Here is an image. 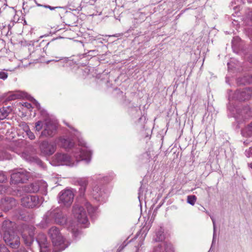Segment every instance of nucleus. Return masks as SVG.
I'll use <instances>...</instances> for the list:
<instances>
[{"label":"nucleus","mask_w":252,"mask_h":252,"mask_svg":"<svg viewBox=\"0 0 252 252\" xmlns=\"http://www.w3.org/2000/svg\"><path fill=\"white\" fill-rule=\"evenodd\" d=\"M2 216V214L1 213H0V217Z\"/></svg>","instance_id":"46"},{"label":"nucleus","mask_w":252,"mask_h":252,"mask_svg":"<svg viewBox=\"0 0 252 252\" xmlns=\"http://www.w3.org/2000/svg\"><path fill=\"white\" fill-rule=\"evenodd\" d=\"M74 194L72 191L69 189L62 190L59 196V203L66 206H70L73 200Z\"/></svg>","instance_id":"6"},{"label":"nucleus","mask_w":252,"mask_h":252,"mask_svg":"<svg viewBox=\"0 0 252 252\" xmlns=\"http://www.w3.org/2000/svg\"><path fill=\"white\" fill-rule=\"evenodd\" d=\"M21 97L19 94H14L13 95H11L9 96L10 99H16L19 98Z\"/></svg>","instance_id":"35"},{"label":"nucleus","mask_w":252,"mask_h":252,"mask_svg":"<svg viewBox=\"0 0 252 252\" xmlns=\"http://www.w3.org/2000/svg\"><path fill=\"white\" fill-rule=\"evenodd\" d=\"M211 220H212V222H213V227H214V236H215V233H216V223H215V220H214V219L213 218V217H211Z\"/></svg>","instance_id":"36"},{"label":"nucleus","mask_w":252,"mask_h":252,"mask_svg":"<svg viewBox=\"0 0 252 252\" xmlns=\"http://www.w3.org/2000/svg\"><path fill=\"white\" fill-rule=\"evenodd\" d=\"M14 225V222L11 221H10L9 220H4L3 222L2 225V230H3V233H10L12 232V231H14L13 230V227Z\"/></svg>","instance_id":"13"},{"label":"nucleus","mask_w":252,"mask_h":252,"mask_svg":"<svg viewBox=\"0 0 252 252\" xmlns=\"http://www.w3.org/2000/svg\"><path fill=\"white\" fill-rule=\"evenodd\" d=\"M245 154L247 157L252 158V147L250 148L249 150L246 151Z\"/></svg>","instance_id":"32"},{"label":"nucleus","mask_w":252,"mask_h":252,"mask_svg":"<svg viewBox=\"0 0 252 252\" xmlns=\"http://www.w3.org/2000/svg\"><path fill=\"white\" fill-rule=\"evenodd\" d=\"M56 130V126L50 121H46L44 129L41 133V136L45 137L52 136L54 134Z\"/></svg>","instance_id":"9"},{"label":"nucleus","mask_w":252,"mask_h":252,"mask_svg":"<svg viewBox=\"0 0 252 252\" xmlns=\"http://www.w3.org/2000/svg\"><path fill=\"white\" fill-rule=\"evenodd\" d=\"M38 183L40 187L39 191L42 194L46 195L47 193V183L42 180L38 181Z\"/></svg>","instance_id":"17"},{"label":"nucleus","mask_w":252,"mask_h":252,"mask_svg":"<svg viewBox=\"0 0 252 252\" xmlns=\"http://www.w3.org/2000/svg\"><path fill=\"white\" fill-rule=\"evenodd\" d=\"M9 201L10 203L12 204V205L15 204V200L13 198H9V200H7V201Z\"/></svg>","instance_id":"39"},{"label":"nucleus","mask_w":252,"mask_h":252,"mask_svg":"<svg viewBox=\"0 0 252 252\" xmlns=\"http://www.w3.org/2000/svg\"><path fill=\"white\" fill-rule=\"evenodd\" d=\"M29 175L24 170H21L13 173L11 175V182L12 184H16L18 183H23L28 180Z\"/></svg>","instance_id":"8"},{"label":"nucleus","mask_w":252,"mask_h":252,"mask_svg":"<svg viewBox=\"0 0 252 252\" xmlns=\"http://www.w3.org/2000/svg\"><path fill=\"white\" fill-rule=\"evenodd\" d=\"M56 144L49 143L47 141H43L40 146L41 152L45 155H51L55 151Z\"/></svg>","instance_id":"10"},{"label":"nucleus","mask_w":252,"mask_h":252,"mask_svg":"<svg viewBox=\"0 0 252 252\" xmlns=\"http://www.w3.org/2000/svg\"><path fill=\"white\" fill-rule=\"evenodd\" d=\"M68 229L72 231V233L75 237H77L79 233V231L78 228H76L75 226H74L73 227L72 225L69 226Z\"/></svg>","instance_id":"26"},{"label":"nucleus","mask_w":252,"mask_h":252,"mask_svg":"<svg viewBox=\"0 0 252 252\" xmlns=\"http://www.w3.org/2000/svg\"><path fill=\"white\" fill-rule=\"evenodd\" d=\"M39 189L40 187L38 181L30 185L28 191L32 192H36L39 191Z\"/></svg>","instance_id":"19"},{"label":"nucleus","mask_w":252,"mask_h":252,"mask_svg":"<svg viewBox=\"0 0 252 252\" xmlns=\"http://www.w3.org/2000/svg\"><path fill=\"white\" fill-rule=\"evenodd\" d=\"M249 60L252 63V54L250 56Z\"/></svg>","instance_id":"44"},{"label":"nucleus","mask_w":252,"mask_h":252,"mask_svg":"<svg viewBox=\"0 0 252 252\" xmlns=\"http://www.w3.org/2000/svg\"><path fill=\"white\" fill-rule=\"evenodd\" d=\"M140 246H141V245L140 244H138L137 245L135 246L134 248L135 252H138L139 248Z\"/></svg>","instance_id":"38"},{"label":"nucleus","mask_w":252,"mask_h":252,"mask_svg":"<svg viewBox=\"0 0 252 252\" xmlns=\"http://www.w3.org/2000/svg\"><path fill=\"white\" fill-rule=\"evenodd\" d=\"M51 219H53L55 222L59 225H64L66 222V218L59 210H54L51 212H48L44 218L45 222L47 224L51 221Z\"/></svg>","instance_id":"3"},{"label":"nucleus","mask_w":252,"mask_h":252,"mask_svg":"<svg viewBox=\"0 0 252 252\" xmlns=\"http://www.w3.org/2000/svg\"><path fill=\"white\" fill-rule=\"evenodd\" d=\"M34 233L32 230L31 232L27 230H24L22 233V237L25 244L27 246H30L33 241Z\"/></svg>","instance_id":"12"},{"label":"nucleus","mask_w":252,"mask_h":252,"mask_svg":"<svg viewBox=\"0 0 252 252\" xmlns=\"http://www.w3.org/2000/svg\"><path fill=\"white\" fill-rule=\"evenodd\" d=\"M240 99L244 100L250 98L251 93L249 90L245 89L244 91H242V92L240 94Z\"/></svg>","instance_id":"20"},{"label":"nucleus","mask_w":252,"mask_h":252,"mask_svg":"<svg viewBox=\"0 0 252 252\" xmlns=\"http://www.w3.org/2000/svg\"><path fill=\"white\" fill-rule=\"evenodd\" d=\"M33 102L37 109L40 108L39 104L34 99H33Z\"/></svg>","instance_id":"37"},{"label":"nucleus","mask_w":252,"mask_h":252,"mask_svg":"<svg viewBox=\"0 0 252 252\" xmlns=\"http://www.w3.org/2000/svg\"><path fill=\"white\" fill-rule=\"evenodd\" d=\"M84 205L87 209L88 213L92 214L94 212L95 209L92 207L89 203L86 202Z\"/></svg>","instance_id":"25"},{"label":"nucleus","mask_w":252,"mask_h":252,"mask_svg":"<svg viewBox=\"0 0 252 252\" xmlns=\"http://www.w3.org/2000/svg\"><path fill=\"white\" fill-rule=\"evenodd\" d=\"M165 250V251H166L167 252H168V250H167V248H166Z\"/></svg>","instance_id":"47"},{"label":"nucleus","mask_w":252,"mask_h":252,"mask_svg":"<svg viewBox=\"0 0 252 252\" xmlns=\"http://www.w3.org/2000/svg\"><path fill=\"white\" fill-rule=\"evenodd\" d=\"M25 130L30 139L32 140L35 138L34 134L29 129L28 126H26Z\"/></svg>","instance_id":"24"},{"label":"nucleus","mask_w":252,"mask_h":252,"mask_svg":"<svg viewBox=\"0 0 252 252\" xmlns=\"http://www.w3.org/2000/svg\"><path fill=\"white\" fill-rule=\"evenodd\" d=\"M6 125H3L1 128H0V135L1 134H5V138L8 139H11L14 137L13 135L10 136L12 134V132L10 131L9 129H6V132L4 131V130L6 129Z\"/></svg>","instance_id":"16"},{"label":"nucleus","mask_w":252,"mask_h":252,"mask_svg":"<svg viewBox=\"0 0 252 252\" xmlns=\"http://www.w3.org/2000/svg\"><path fill=\"white\" fill-rule=\"evenodd\" d=\"M251 25H252V19H251Z\"/></svg>","instance_id":"48"},{"label":"nucleus","mask_w":252,"mask_h":252,"mask_svg":"<svg viewBox=\"0 0 252 252\" xmlns=\"http://www.w3.org/2000/svg\"><path fill=\"white\" fill-rule=\"evenodd\" d=\"M11 156L6 152H1L0 154V160L10 159Z\"/></svg>","instance_id":"23"},{"label":"nucleus","mask_w":252,"mask_h":252,"mask_svg":"<svg viewBox=\"0 0 252 252\" xmlns=\"http://www.w3.org/2000/svg\"><path fill=\"white\" fill-rule=\"evenodd\" d=\"M164 238L163 230L161 229V230L157 233V238L156 240V241H161L164 239Z\"/></svg>","instance_id":"22"},{"label":"nucleus","mask_w":252,"mask_h":252,"mask_svg":"<svg viewBox=\"0 0 252 252\" xmlns=\"http://www.w3.org/2000/svg\"><path fill=\"white\" fill-rule=\"evenodd\" d=\"M48 234L55 247L53 252H59L66 248V246L64 243V239L58 228L56 226L52 227L48 231Z\"/></svg>","instance_id":"2"},{"label":"nucleus","mask_w":252,"mask_h":252,"mask_svg":"<svg viewBox=\"0 0 252 252\" xmlns=\"http://www.w3.org/2000/svg\"><path fill=\"white\" fill-rule=\"evenodd\" d=\"M11 111V109L9 107L0 108V120H3L6 118Z\"/></svg>","instance_id":"15"},{"label":"nucleus","mask_w":252,"mask_h":252,"mask_svg":"<svg viewBox=\"0 0 252 252\" xmlns=\"http://www.w3.org/2000/svg\"><path fill=\"white\" fill-rule=\"evenodd\" d=\"M83 147L75 149L73 152V158H71L65 154H57L55 155L56 160L60 164H65L69 166H73L78 161L86 160H90L91 153L88 151L85 144L81 143Z\"/></svg>","instance_id":"1"},{"label":"nucleus","mask_w":252,"mask_h":252,"mask_svg":"<svg viewBox=\"0 0 252 252\" xmlns=\"http://www.w3.org/2000/svg\"><path fill=\"white\" fill-rule=\"evenodd\" d=\"M0 252H10L4 245H0Z\"/></svg>","instance_id":"34"},{"label":"nucleus","mask_w":252,"mask_h":252,"mask_svg":"<svg viewBox=\"0 0 252 252\" xmlns=\"http://www.w3.org/2000/svg\"><path fill=\"white\" fill-rule=\"evenodd\" d=\"M248 166L252 169V162L248 164Z\"/></svg>","instance_id":"45"},{"label":"nucleus","mask_w":252,"mask_h":252,"mask_svg":"<svg viewBox=\"0 0 252 252\" xmlns=\"http://www.w3.org/2000/svg\"><path fill=\"white\" fill-rule=\"evenodd\" d=\"M7 179L6 175L4 174V173L0 171V183H3L5 182Z\"/></svg>","instance_id":"30"},{"label":"nucleus","mask_w":252,"mask_h":252,"mask_svg":"<svg viewBox=\"0 0 252 252\" xmlns=\"http://www.w3.org/2000/svg\"><path fill=\"white\" fill-rule=\"evenodd\" d=\"M43 123L42 121H39L35 123V130L39 131L43 127H44Z\"/></svg>","instance_id":"28"},{"label":"nucleus","mask_w":252,"mask_h":252,"mask_svg":"<svg viewBox=\"0 0 252 252\" xmlns=\"http://www.w3.org/2000/svg\"><path fill=\"white\" fill-rule=\"evenodd\" d=\"M12 205H11L10 207H8L7 208H4L3 211L5 212L8 211L11 207Z\"/></svg>","instance_id":"41"},{"label":"nucleus","mask_w":252,"mask_h":252,"mask_svg":"<svg viewBox=\"0 0 252 252\" xmlns=\"http://www.w3.org/2000/svg\"><path fill=\"white\" fill-rule=\"evenodd\" d=\"M42 202V198L40 199L35 195H26L21 199L22 205L29 208L38 207Z\"/></svg>","instance_id":"5"},{"label":"nucleus","mask_w":252,"mask_h":252,"mask_svg":"<svg viewBox=\"0 0 252 252\" xmlns=\"http://www.w3.org/2000/svg\"><path fill=\"white\" fill-rule=\"evenodd\" d=\"M125 246H124V245H121V246L119 247V248H118V251L119 252H120L121 251H122L124 248L125 247Z\"/></svg>","instance_id":"40"},{"label":"nucleus","mask_w":252,"mask_h":252,"mask_svg":"<svg viewBox=\"0 0 252 252\" xmlns=\"http://www.w3.org/2000/svg\"><path fill=\"white\" fill-rule=\"evenodd\" d=\"M206 213H207V214H209V213L207 211H206Z\"/></svg>","instance_id":"49"},{"label":"nucleus","mask_w":252,"mask_h":252,"mask_svg":"<svg viewBox=\"0 0 252 252\" xmlns=\"http://www.w3.org/2000/svg\"><path fill=\"white\" fill-rule=\"evenodd\" d=\"M3 240L5 243L13 249H17L20 244V237L15 231L3 234Z\"/></svg>","instance_id":"4"},{"label":"nucleus","mask_w":252,"mask_h":252,"mask_svg":"<svg viewBox=\"0 0 252 252\" xmlns=\"http://www.w3.org/2000/svg\"><path fill=\"white\" fill-rule=\"evenodd\" d=\"M25 106H26L27 108H31L32 107L31 104L30 103H25Z\"/></svg>","instance_id":"42"},{"label":"nucleus","mask_w":252,"mask_h":252,"mask_svg":"<svg viewBox=\"0 0 252 252\" xmlns=\"http://www.w3.org/2000/svg\"><path fill=\"white\" fill-rule=\"evenodd\" d=\"M93 195L95 198H98L100 195V189L98 187L95 188L93 189Z\"/></svg>","instance_id":"27"},{"label":"nucleus","mask_w":252,"mask_h":252,"mask_svg":"<svg viewBox=\"0 0 252 252\" xmlns=\"http://www.w3.org/2000/svg\"><path fill=\"white\" fill-rule=\"evenodd\" d=\"M79 185L81 186V192H84L88 185V180L86 178H81L78 181Z\"/></svg>","instance_id":"18"},{"label":"nucleus","mask_w":252,"mask_h":252,"mask_svg":"<svg viewBox=\"0 0 252 252\" xmlns=\"http://www.w3.org/2000/svg\"><path fill=\"white\" fill-rule=\"evenodd\" d=\"M40 6L45 7L46 8H49L51 10H53L57 8H60V7H58V6L53 7V6H51L48 5H40Z\"/></svg>","instance_id":"33"},{"label":"nucleus","mask_w":252,"mask_h":252,"mask_svg":"<svg viewBox=\"0 0 252 252\" xmlns=\"http://www.w3.org/2000/svg\"><path fill=\"white\" fill-rule=\"evenodd\" d=\"M247 132L250 133L248 134L249 135L251 134V132H252V123L249 125L245 129L242 130V133L244 135L245 133Z\"/></svg>","instance_id":"29"},{"label":"nucleus","mask_w":252,"mask_h":252,"mask_svg":"<svg viewBox=\"0 0 252 252\" xmlns=\"http://www.w3.org/2000/svg\"><path fill=\"white\" fill-rule=\"evenodd\" d=\"M8 77L7 73L4 71H0V79L5 80Z\"/></svg>","instance_id":"31"},{"label":"nucleus","mask_w":252,"mask_h":252,"mask_svg":"<svg viewBox=\"0 0 252 252\" xmlns=\"http://www.w3.org/2000/svg\"><path fill=\"white\" fill-rule=\"evenodd\" d=\"M197 198L196 196L194 195H189L187 197V202L191 205H194L196 201Z\"/></svg>","instance_id":"21"},{"label":"nucleus","mask_w":252,"mask_h":252,"mask_svg":"<svg viewBox=\"0 0 252 252\" xmlns=\"http://www.w3.org/2000/svg\"><path fill=\"white\" fill-rule=\"evenodd\" d=\"M18 252H27V251L24 249H20Z\"/></svg>","instance_id":"43"},{"label":"nucleus","mask_w":252,"mask_h":252,"mask_svg":"<svg viewBox=\"0 0 252 252\" xmlns=\"http://www.w3.org/2000/svg\"><path fill=\"white\" fill-rule=\"evenodd\" d=\"M73 214L78 221L83 224H86L88 221L87 216L84 209L78 204L75 205L73 207Z\"/></svg>","instance_id":"7"},{"label":"nucleus","mask_w":252,"mask_h":252,"mask_svg":"<svg viewBox=\"0 0 252 252\" xmlns=\"http://www.w3.org/2000/svg\"><path fill=\"white\" fill-rule=\"evenodd\" d=\"M36 241L40 248V252H51L48 249V244L45 234H39L36 238Z\"/></svg>","instance_id":"11"},{"label":"nucleus","mask_w":252,"mask_h":252,"mask_svg":"<svg viewBox=\"0 0 252 252\" xmlns=\"http://www.w3.org/2000/svg\"><path fill=\"white\" fill-rule=\"evenodd\" d=\"M58 144L65 149H70L74 145V142L70 139L62 138L59 139Z\"/></svg>","instance_id":"14"}]
</instances>
